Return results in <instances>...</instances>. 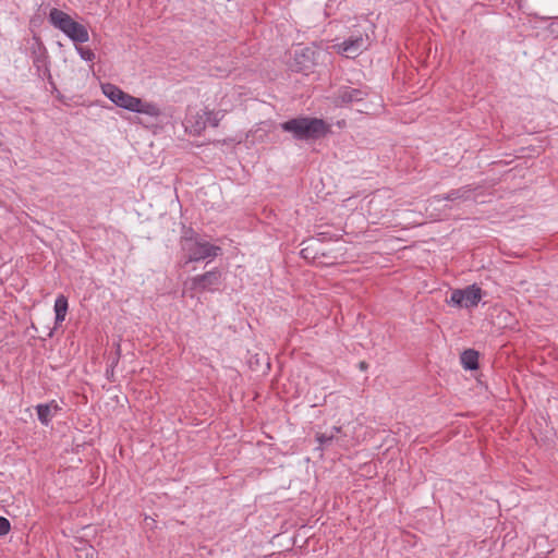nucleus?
Returning <instances> with one entry per match:
<instances>
[{"label": "nucleus", "instance_id": "obj_1", "mask_svg": "<svg viewBox=\"0 0 558 558\" xmlns=\"http://www.w3.org/2000/svg\"><path fill=\"white\" fill-rule=\"evenodd\" d=\"M228 104L229 101H227V95L225 94L221 96L219 102V107L221 108L219 109H216L215 107L210 108V105L204 107H187L183 121L185 132L196 136L201 135L206 130L207 125L217 128L225 114L230 110Z\"/></svg>", "mask_w": 558, "mask_h": 558}, {"label": "nucleus", "instance_id": "obj_2", "mask_svg": "<svg viewBox=\"0 0 558 558\" xmlns=\"http://www.w3.org/2000/svg\"><path fill=\"white\" fill-rule=\"evenodd\" d=\"M101 90L107 98L120 108L131 112L146 114L151 118H157L161 114V110L157 104L132 96L117 85L111 83L102 84Z\"/></svg>", "mask_w": 558, "mask_h": 558}, {"label": "nucleus", "instance_id": "obj_3", "mask_svg": "<svg viewBox=\"0 0 558 558\" xmlns=\"http://www.w3.org/2000/svg\"><path fill=\"white\" fill-rule=\"evenodd\" d=\"M281 128L286 132H290L298 140H316L325 136L330 126L322 119L317 118H295L286 121L281 124Z\"/></svg>", "mask_w": 558, "mask_h": 558}, {"label": "nucleus", "instance_id": "obj_4", "mask_svg": "<svg viewBox=\"0 0 558 558\" xmlns=\"http://www.w3.org/2000/svg\"><path fill=\"white\" fill-rule=\"evenodd\" d=\"M50 24L65 34L72 41L83 44L89 40V34L83 24L74 21L68 13L57 8L49 12Z\"/></svg>", "mask_w": 558, "mask_h": 558}, {"label": "nucleus", "instance_id": "obj_5", "mask_svg": "<svg viewBox=\"0 0 558 558\" xmlns=\"http://www.w3.org/2000/svg\"><path fill=\"white\" fill-rule=\"evenodd\" d=\"M182 250L185 253L186 263L198 262L218 256L221 248L205 240L185 238L182 241Z\"/></svg>", "mask_w": 558, "mask_h": 558}, {"label": "nucleus", "instance_id": "obj_6", "mask_svg": "<svg viewBox=\"0 0 558 558\" xmlns=\"http://www.w3.org/2000/svg\"><path fill=\"white\" fill-rule=\"evenodd\" d=\"M482 299L480 287L472 284L465 289H456L451 292L448 304L456 307L470 308L476 306Z\"/></svg>", "mask_w": 558, "mask_h": 558}, {"label": "nucleus", "instance_id": "obj_7", "mask_svg": "<svg viewBox=\"0 0 558 558\" xmlns=\"http://www.w3.org/2000/svg\"><path fill=\"white\" fill-rule=\"evenodd\" d=\"M367 45V37L362 35L349 38L348 40L336 45L337 52L344 54L348 58H354L359 56Z\"/></svg>", "mask_w": 558, "mask_h": 558}, {"label": "nucleus", "instance_id": "obj_8", "mask_svg": "<svg viewBox=\"0 0 558 558\" xmlns=\"http://www.w3.org/2000/svg\"><path fill=\"white\" fill-rule=\"evenodd\" d=\"M60 410L56 401L49 403H41L36 407L38 420L43 425H48L52 416Z\"/></svg>", "mask_w": 558, "mask_h": 558}, {"label": "nucleus", "instance_id": "obj_9", "mask_svg": "<svg viewBox=\"0 0 558 558\" xmlns=\"http://www.w3.org/2000/svg\"><path fill=\"white\" fill-rule=\"evenodd\" d=\"M221 274L219 270H210L204 275H199L193 278V284L195 287L206 289L210 286H216L220 281Z\"/></svg>", "mask_w": 558, "mask_h": 558}, {"label": "nucleus", "instance_id": "obj_10", "mask_svg": "<svg viewBox=\"0 0 558 558\" xmlns=\"http://www.w3.org/2000/svg\"><path fill=\"white\" fill-rule=\"evenodd\" d=\"M478 351H461L460 362L464 369L476 371L478 368Z\"/></svg>", "mask_w": 558, "mask_h": 558}, {"label": "nucleus", "instance_id": "obj_11", "mask_svg": "<svg viewBox=\"0 0 558 558\" xmlns=\"http://www.w3.org/2000/svg\"><path fill=\"white\" fill-rule=\"evenodd\" d=\"M362 93L359 89L345 87L339 92L336 102L339 105L357 101L362 99Z\"/></svg>", "mask_w": 558, "mask_h": 558}, {"label": "nucleus", "instance_id": "obj_12", "mask_svg": "<svg viewBox=\"0 0 558 558\" xmlns=\"http://www.w3.org/2000/svg\"><path fill=\"white\" fill-rule=\"evenodd\" d=\"M68 312V299L60 294L57 296L54 302L56 323L61 324L66 316Z\"/></svg>", "mask_w": 558, "mask_h": 558}, {"label": "nucleus", "instance_id": "obj_13", "mask_svg": "<svg viewBox=\"0 0 558 558\" xmlns=\"http://www.w3.org/2000/svg\"><path fill=\"white\" fill-rule=\"evenodd\" d=\"M120 352L121 351H109L108 353L105 352L104 356L106 359L107 368H114L118 365L120 360Z\"/></svg>", "mask_w": 558, "mask_h": 558}, {"label": "nucleus", "instance_id": "obj_14", "mask_svg": "<svg viewBox=\"0 0 558 558\" xmlns=\"http://www.w3.org/2000/svg\"><path fill=\"white\" fill-rule=\"evenodd\" d=\"M333 438H335L333 433H331L330 435H328L326 433H318L316 435V440L319 444V449H323V447H325V446H329L331 444V441L333 440Z\"/></svg>", "mask_w": 558, "mask_h": 558}, {"label": "nucleus", "instance_id": "obj_15", "mask_svg": "<svg viewBox=\"0 0 558 558\" xmlns=\"http://www.w3.org/2000/svg\"><path fill=\"white\" fill-rule=\"evenodd\" d=\"M76 51L81 58L86 61H93L95 59V53L89 48L76 47Z\"/></svg>", "mask_w": 558, "mask_h": 558}, {"label": "nucleus", "instance_id": "obj_16", "mask_svg": "<svg viewBox=\"0 0 558 558\" xmlns=\"http://www.w3.org/2000/svg\"><path fill=\"white\" fill-rule=\"evenodd\" d=\"M11 530V523L10 521L0 515V536L7 535Z\"/></svg>", "mask_w": 558, "mask_h": 558}, {"label": "nucleus", "instance_id": "obj_17", "mask_svg": "<svg viewBox=\"0 0 558 558\" xmlns=\"http://www.w3.org/2000/svg\"><path fill=\"white\" fill-rule=\"evenodd\" d=\"M105 375H106V378H107L109 381H111V383L116 381V378H114V368H112V367H111V368H107V367H106Z\"/></svg>", "mask_w": 558, "mask_h": 558}, {"label": "nucleus", "instance_id": "obj_18", "mask_svg": "<svg viewBox=\"0 0 558 558\" xmlns=\"http://www.w3.org/2000/svg\"><path fill=\"white\" fill-rule=\"evenodd\" d=\"M459 197H460V195H459V191H454V192L449 193V194L445 197V199L453 201V199H457V198H459Z\"/></svg>", "mask_w": 558, "mask_h": 558}, {"label": "nucleus", "instance_id": "obj_19", "mask_svg": "<svg viewBox=\"0 0 558 558\" xmlns=\"http://www.w3.org/2000/svg\"><path fill=\"white\" fill-rule=\"evenodd\" d=\"M359 368L361 371H366L368 368V364L366 362L362 361L359 363Z\"/></svg>", "mask_w": 558, "mask_h": 558}, {"label": "nucleus", "instance_id": "obj_20", "mask_svg": "<svg viewBox=\"0 0 558 558\" xmlns=\"http://www.w3.org/2000/svg\"><path fill=\"white\" fill-rule=\"evenodd\" d=\"M333 432L335 433H339L340 432V427H333Z\"/></svg>", "mask_w": 558, "mask_h": 558}]
</instances>
